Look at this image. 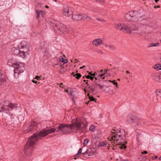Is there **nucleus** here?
<instances>
[{"mask_svg":"<svg viewBox=\"0 0 161 161\" xmlns=\"http://www.w3.org/2000/svg\"><path fill=\"white\" fill-rule=\"evenodd\" d=\"M87 127L86 124L81 123L76 121L71 124H61L58 126L54 128L43 129L39 132H37L28 138L27 143L25 146L24 154L31 155V153L33 149V146L38 141L39 139L46 136L49 134L56 131L60 135H67L72 132L77 133L83 132Z\"/></svg>","mask_w":161,"mask_h":161,"instance_id":"obj_1","label":"nucleus"},{"mask_svg":"<svg viewBox=\"0 0 161 161\" xmlns=\"http://www.w3.org/2000/svg\"><path fill=\"white\" fill-rule=\"evenodd\" d=\"M142 16V14L138 11L129 12L125 15V17L126 20L135 23L139 21Z\"/></svg>","mask_w":161,"mask_h":161,"instance_id":"obj_2","label":"nucleus"},{"mask_svg":"<svg viewBox=\"0 0 161 161\" xmlns=\"http://www.w3.org/2000/svg\"><path fill=\"white\" fill-rule=\"evenodd\" d=\"M17 107V104L10 103L7 101L2 102L0 103V112H7L14 108Z\"/></svg>","mask_w":161,"mask_h":161,"instance_id":"obj_3","label":"nucleus"},{"mask_svg":"<svg viewBox=\"0 0 161 161\" xmlns=\"http://www.w3.org/2000/svg\"><path fill=\"white\" fill-rule=\"evenodd\" d=\"M53 25L54 29L58 33L61 32L64 33L67 31V29L65 26L59 22L56 21Z\"/></svg>","mask_w":161,"mask_h":161,"instance_id":"obj_4","label":"nucleus"},{"mask_svg":"<svg viewBox=\"0 0 161 161\" xmlns=\"http://www.w3.org/2000/svg\"><path fill=\"white\" fill-rule=\"evenodd\" d=\"M14 74L17 73L19 74L23 72L25 69L24 64L21 62H17L15 66H14Z\"/></svg>","mask_w":161,"mask_h":161,"instance_id":"obj_5","label":"nucleus"},{"mask_svg":"<svg viewBox=\"0 0 161 161\" xmlns=\"http://www.w3.org/2000/svg\"><path fill=\"white\" fill-rule=\"evenodd\" d=\"M39 125V124H37L35 122H31L29 125L26 127L24 132L25 133H26L33 130H36Z\"/></svg>","mask_w":161,"mask_h":161,"instance_id":"obj_6","label":"nucleus"},{"mask_svg":"<svg viewBox=\"0 0 161 161\" xmlns=\"http://www.w3.org/2000/svg\"><path fill=\"white\" fill-rule=\"evenodd\" d=\"M126 120L129 123H134L137 124L139 121V119L136 115L130 114L127 117Z\"/></svg>","mask_w":161,"mask_h":161,"instance_id":"obj_7","label":"nucleus"},{"mask_svg":"<svg viewBox=\"0 0 161 161\" xmlns=\"http://www.w3.org/2000/svg\"><path fill=\"white\" fill-rule=\"evenodd\" d=\"M21 48L20 49L21 51L25 53L26 54H28L29 51V43L23 41L21 43Z\"/></svg>","mask_w":161,"mask_h":161,"instance_id":"obj_8","label":"nucleus"},{"mask_svg":"<svg viewBox=\"0 0 161 161\" xmlns=\"http://www.w3.org/2000/svg\"><path fill=\"white\" fill-rule=\"evenodd\" d=\"M83 15L80 14H72V19L75 21H78L83 20Z\"/></svg>","mask_w":161,"mask_h":161,"instance_id":"obj_9","label":"nucleus"},{"mask_svg":"<svg viewBox=\"0 0 161 161\" xmlns=\"http://www.w3.org/2000/svg\"><path fill=\"white\" fill-rule=\"evenodd\" d=\"M125 137V133L123 135H119L118 133L117 135H115L111 137V140H115L116 139L117 141H118L119 139L121 140L124 139Z\"/></svg>","mask_w":161,"mask_h":161,"instance_id":"obj_10","label":"nucleus"},{"mask_svg":"<svg viewBox=\"0 0 161 161\" xmlns=\"http://www.w3.org/2000/svg\"><path fill=\"white\" fill-rule=\"evenodd\" d=\"M62 13L66 17H69L70 15H72L73 14L72 12L69 10V7H67L64 9Z\"/></svg>","mask_w":161,"mask_h":161,"instance_id":"obj_11","label":"nucleus"},{"mask_svg":"<svg viewBox=\"0 0 161 161\" xmlns=\"http://www.w3.org/2000/svg\"><path fill=\"white\" fill-rule=\"evenodd\" d=\"M130 24L127 25H124L122 31L127 33H131V29H130Z\"/></svg>","mask_w":161,"mask_h":161,"instance_id":"obj_12","label":"nucleus"},{"mask_svg":"<svg viewBox=\"0 0 161 161\" xmlns=\"http://www.w3.org/2000/svg\"><path fill=\"white\" fill-rule=\"evenodd\" d=\"M86 153L88 154V156H92L95 154L96 149L93 147H90L86 151Z\"/></svg>","mask_w":161,"mask_h":161,"instance_id":"obj_13","label":"nucleus"},{"mask_svg":"<svg viewBox=\"0 0 161 161\" xmlns=\"http://www.w3.org/2000/svg\"><path fill=\"white\" fill-rule=\"evenodd\" d=\"M152 76L154 80L160 82L161 73L160 74L154 73L153 74Z\"/></svg>","mask_w":161,"mask_h":161,"instance_id":"obj_14","label":"nucleus"},{"mask_svg":"<svg viewBox=\"0 0 161 161\" xmlns=\"http://www.w3.org/2000/svg\"><path fill=\"white\" fill-rule=\"evenodd\" d=\"M102 41L100 38L94 39L92 42L93 45L95 47L101 45L102 43Z\"/></svg>","mask_w":161,"mask_h":161,"instance_id":"obj_15","label":"nucleus"},{"mask_svg":"<svg viewBox=\"0 0 161 161\" xmlns=\"http://www.w3.org/2000/svg\"><path fill=\"white\" fill-rule=\"evenodd\" d=\"M13 53L15 55L19 56V52L21 51L20 49L19 50L18 48H13L12 49Z\"/></svg>","mask_w":161,"mask_h":161,"instance_id":"obj_16","label":"nucleus"},{"mask_svg":"<svg viewBox=\"0 0 161 161\" xmlns=\"http://www.w3.org/2000/svg\"><path fill=\"white\" fill-rule=\"evenodd\" d=\"M17 62H16L13 59H11L9 60L8 64L10 66H11L14 67L15 66Z\"/></svg>","mask_w":161,"mask_h":161,"instance_id":"obj_17","label":"nucleus"},{"mask_svg":"<svg viewBox=\"0 0 161 161\" xmlns=\"http://www.w3.org/2000/svg\"><path fill=\"white\" fill-rule=\"evenodd\" d=\"M65 91L69 94V95H70V96L71 98L72 101H74V103H75V99H76L77 97L75 96L74 94H73V92L70 91V92H69L68 90H66Z\"/></svg>","mask_w":161,"mask_h":161,"instance_id":"obj_18","label":"nucleus"},{"mask_svg":"<svg viewBox=\"0 0 161 161\" xmlns=\"http://www.w3.org/2000/svg\"><path fill=\"white\" fill-rule=\"evenodd\" d=\"M124 24L119 23L118 24L115 25V27L116 29L122 31L123 30V27L124 26Z\"/></svg>","mask_w":161,"mask_h":161,"instance_id":"obj_19","label":"nucleus"},{"mask_svg":"<svg viewBox=\"0 0 161 161\" xmlns=\"http://www.w3.org/2000/svg\"><path fill=\"white\" fill-rule=\"evenodd\" d=\"M85 88L88 90V91L91 93H93L95 90V88H92V86H86Z\"/></svg>","mask_w":161,"mask_h":161,"instance_id":"obj_20","label":"nucleus"},{"mask_svg":"<svg viewBox=\"0 0 161 161\" xmlns=\"http://www.w3.org/2000/svg\"><path fill=\"white\" fill-rule=\"evenodd\" d=\"M154 68L157 70H158L161 69V64H155L154 66Z\"/></svg>","mask_w":161,"mask_h":161,"instance_id":"obj_21","label":"nucleus"},{"mask_svg":"<svg viewBox=\"0 0 161 161\" xmlns=\"http://www.w3.org/2000/svg\"><path fill=\"white\" fill-rule=\"evenodd\" d=\"M107 144V143L106 142H101L99 143L98 144V146H101V147H105L106 146Z\"/></svg>","mask_w":161,"mask_h":161,"instance_id":"obj_22","label":"nucleus"},{"mask_svg":"<svg viewBox=\"0 0 161 161\" xmlns=\"http://www.w3.org/2000/svg\"><path fill=\"white\" fill-rule=\"evenodd\" d=\"M130 29H131V31H134L138 30V28L135 25L130 24Z\"/></svg>","mask_w":161,"mask_h":161,"instance_id":"obj_23","label":"nucleus"},{"mask_svg":"<svg viewBox=\"0 0 161 161\" xmlns=\"http://www.w3.org/2000/svg\"><path fill=\"white\" fill-rule=\"evenodd\" d=\"M118 133H119V135H123L124 133H125V130L123 129H120L118 131H117L116 132L115 135H117Z\"/></svg>","mask_w":161,"mask_h":161,"instance_id":"obj_24","label":"nucleus"},{"mask_svg":"<svg viewBox=\"0 0 161 161\" xmlns=\"http://www.w3.org/2000/svg\"><path fill=\"white\" fill-rule=\"evenodd\" d=\"M91 19L92 18L91 17L88 16L85 14H83V20H86L87 21H89L91 20Z\"/></svg>","mask_w":161,"mask_h":161,"instance_id":"obj_25","label":"nucleus"},{"mask_svg":"<svg viewBox=\"0 0 161 161\" xmlns=\"http://www.w3.org/2000/svg\"><path fill=\"white\" fill-rule=\"evenodd\" d=\"M36 18L38 19L39 18L40 15V13L42 12V11L38 10H36Z\"/></svg>","mask_w":161,"mask_h":161,"instance_id":"obj_26","label":"nucleus"},{"mask_svg":"<svg viewBox=\"0 0 161 161\" xmlns=\"http://www.w3.org/2000/svg\"><path fill=\"white\" fill-rule=\"evenodd\" d=\"M19 56L22 58H24L25 57L26 55H27L26 53H23V52H22L21 51H20L19 52Z\"/></svg>","mask_w":161,"mask_h":161,"instance_id":"obj_27","label":"nucleus"},{"mask_svg":"<svg viewBox=\"0 0 161 161\" xmlns=\"http://www.w3.org/2000/svg\"><path fill=\"white\" fill-rule=\"evenodd\" d=\"M75 76V78L77 79H79L81 76V75L80 73H76V74H74L73 75V76Z\"/></svg>","mask_w":161,"mask_h":161,"instance_id":"obj_28","label":"nucleus"},{"mask_svg":"<svg viewBox=\"0 0 161 161\" xmlns=\"http://www.w3.org/2000/svg\"><path fill=\"white\" fill-rule=\"evenodd\" d=\"M125 143H127V141L126 142L125 141L124 143V144H122L121 146L119 147H120L121 149H123V148L124 149L126 148V146L125 145Z\"/></svg>","mask_w":161,"mask_h":161,"instance_id":"obj_29","label":"nucleus"},{"mask_svg":"<svg viewBox=\"0 0 161 161\" xmlns=\"http://www.w3.org/2000/svg\"><path fill=\"white\" fill-rule=\"evenodd\" d=\"M95 129V127L93 125H91L89 128V130L92 131H94Z\"/></svg>","mask_w":161,"mask_h":161,"instance_id":"obj_30","label":"nucleus"},{"mask_svg":"<svg viewBox=\"0 0 161 161\" xmlns=\"http://www.w3.org/2000/svg\"><path fill=\"white\" fill-rule=\"evenodd\" d=\"M156 94L157 96L161 97V91L159 90L156 91Z\"/></svg>","mask_w":161,"mask_h":161,"instance_id":"obj_31","label":"nucleus"},{"mask_svg":"<svg viewBox=\"0 0 161 161\" xmlns=\"http://www.w3.org/2000/svg\"><path fill=\"white\" fill-rule=\"evenodd\" d=\"M3 80L4 79L3 78L2 75L1 74V72L0 71V86L2 85V82Z\"/></svg>","mask_w":161,"mask_h":161,"instance_id":"obj_32","label":"nucleus"},{"mask_svg":"<svg viewBox=\"0 0 161 161\" xmlns=\"http://www.w3.org/2000/svg\"><path fill=\"white\" fill-rule=\"evenodd\" d=\"M96 86H98L100 89H101L104 86V85L103 84H97Z\"/></svg>","mask_w":161,"mask_h":161,"instance_id":"obj_33","label":"nucleus"},{"mask_svg":"<svg viewBox=\"0 0 161 161\" xmlns=\"http://www.w3.org/2000/svg\"><path fill=\"white\" fill-rule=\"evenodd\" d=\"M85 77L87 79H90L92 80H93L94 79V77L93 76H92L90 75H85Z\"/></svg>","mask_w":161,"mask_h":161,"instance_id":"obj_34","label":"nucleus"},{"mask_svg":"<svg viewBox=\"0 0 161 161\" xmlns=\"http://www.w3.org/2000/svg\"><path fill=\"white\" fill-rule=\"evenodd\" d=\"M89 142L88 140L87 139H85L84 141L83 144L84 146L86 145Z\"/></svg>","mask_w":161,"mask_h":161,"instance_id":"obj_35","label":"nucleus"},{"mask_svg":"<svg viewBox=\"0 0 161 161\" xmlns=\"http://www.w3.org/2000/svg\"><path fill=\"white\" fill-rule=\"evenodd\" d=\"M97 52L100 55H102L103 54V52L100 49H98L97 50Z\"/></svg>","mask_w":161,"mask_h":161,"instance_id":"obj_36","label":"nucleus"},{"mask_svg":"<svg viewBox=\"0 0 161 161\" xmlns=\"http://www.w3.org/2000/svg\"><path fill=\"white\" fill-rule=\"evenodd\" d=\"M89 99H90V100L89 101V102H90V101H95V99H95L92 96H89Z\"/></svg>","mask_w":161,"mask_h":161,"instance_id":"obj_37","label":"nucleus"},{"mask_svg":"<svg viewBox=\"0 0 161 161\" xmlns=\"http://www.w3.org/2000/svg\"><path fill=\"white\" fill-rule=\"evenodd\" d=\"M97 20L100 21L102 22H105L106 21L105 19H103L97 18Z\"/></svg>","mask_w":161,"mask_h":161,"instance_id":"obj_38","label":"nucleus"},{"mask_svg":"<svg viewBox=\"0 0 161 161\" xmlns=\"http://www.w3.org/2000/svg\"><path fill=\"white\" fill-rule=\"evenodd\" d=\"M153 47H156V46H158L159 45V43L158 42H157L156 43H153Z\"/></svg>","mask_w":161,"mask_h":161,"instance_id":"obj_39","label":"nucleus"},{"mask_svg":"<svg viewBox=\"0 0 161 161\" xmlns=\"http://www.w3.org/2000/svg\"><path fill=\"white\" fill-rule=\"evenodd\" d=\"M83 154H84V156L85 157V158H87L88 157V156H88V154L87 153H86V152H85V153H82Z\"/></svg>","mask_w":161,"mask_h":161,"instance_id":"obj_40","label":"nucleus"},{"mask_svg":"<svg viewBox=\"0 0 161 161\" xmlns=\"http://www.w3.org/2000/svg\"><path fill=\"white\" fill-rule=\"evenodd\" d=\"M60 61L64 63V59L62 57V56H60V57L59 59Z\"/></svg>","mask_w":161,"mask_h":161,"instance_id":"obj_41","label":"nucleus"},{"mask_svg":"<svg viewBox=\"0 0 161 161\" xmlns=\"http://www.w3.org/2000/svg\"><path fill=\"white\" fill-rule=\"evenodd\" d=\"M94 82L95 83V85H97V84H100V81L99 80H98L97 81H94Z\"/></svg>","mask_w":161,"mask_h":161,"instance_id":"obj_42","label":"nucleus"},{"mask_svg":"<svg viewBox=\"0 0 161 161\" xmlns=\"http://www.w3.org/2000/svg\"><path fill=\"white\" fill-rule=\"evenodd\" d=\"M91 72H89V74L90 75H91V76H92L93 77L95 76V74H96L95 72L93 74Z\"/></svg>","mask_w":161,"mask_h":161,"instance_id":"obj_43","label":"nucleus"},{"mask_svg":"<svg viewBox=\"0 0 161 161\" xmlns=\"http://www.w3.org/2000/svg\"><path fill=\"white\" fill-rule=\"evenodd\" d=\"M82 149L80 148L79 149V150L78 151V154H81V152H82Z\"/></svg>","mask_w":161,"mask_h":161,"instance_id":"obj_44","label":"nucleus"},{"mask_svg":"<svg viewBox=\"0 0 161 161\" xmlns=\"http://www.w3.org/2000/svg\"><path fill=\"white\" fill-rule=\"evenodd\" d=\"M105 47H111V48L113 47V46H112V45L109 46V45H105Z\"/></svg>","mask_w":161,"mask_h":161,"instance_id":"obj_45","label":"nucleus"},{"mask_svg":"<svg viewBox=\"0 0 161 161\" xmlns=\"http://www.w3.org/2000/svg\"><path fill=\"white\" fill-rule=\"evenodd\" d=\"M105 74V73H104L103 74H102L101 75H99L98 76H99V78H101V77H103L104 75Z\"/></svg>","mask_w":161,"mask_h":161,"instance_id":"obj_46","label":"nucleus"},{"mask_svg":"<svg viewBox=\"0 0 161 161\" xmlns=\"http://www.w3.org/2000/svg\"><path fill=\"white\" fill-rule=\"evenodd\" d=\"M68 60L67 59H64V64H66L68 63Z\"/></svg>","mask_w":161,"mask_h":161,"instance_id":"obj_47","label":"nucleus"},{"mask_svg":"<svg viewBox=\"0 0 161 161\" xmlns=\"http://www.w3.org/2000/svg\"><path fill=\"white\" fill-rule=\"evenodd\" d=\"M115 130L114 129H113L112 130H111V132L112 134H115Z\"/></svg>","mask_w":161,"mask_h":161,"instance_id":"obj_48","label":"nucleus"},{"mask_svg":"<svg viewBox=\"0 0 161 161\" xmlns=\"http://www.w3.org/2000/svg\"><path fill=\"white\" fill-rule=\"evenodd\" d=\"M96 85H95V84L93 85L92 86V88H95V90L96 89L97 87H96Z\"/></svg>","mask_w":161,"mask_h":161,"instance_id":"obj_49","label":"nucleus"},{"mask_svg":"<svg viewBox=\"0 0 161 161\" xmlns=\"http://www.w3.org/2000/svg\"><path fill=\"white\" fill-rule=\"evenodd\" d=\"M147 152L146 151H144L143 152H142V154H147Z\"/></svg>","mask_w":161,"mask_h":161,"instance_id":"obj_50","label":"nucleus"},{"mask_svg":"<svg viewBox=\"0 0 161 161\" xmlns=\"http://www.w3.org/2000/svg\"><path fill=\"white\" fill-rule=\"evenodd\" d=\"M110 82H112V83H113V84H114V82H115V80H108Z\"/></svg>","mask_w":161,"mask_h":161,"instance_id":"obj_51","label":"nucleus"},{"mask_svg":"<svg viewBox=\"0 0 161 161\" xmlns=\"http://www.w3.org/2000/svg\"><path fill=\"white\" fill-rule=\"evenodd\" d=\"M150 158L147 159L146 158L145 160V161H150Z\"/></svg>","mask_w":161,"mask_h":161,"instance_id":"obj_52","label":"nucleus"},{"mask_svg":"<svg viewBox=\"0 0 161 161\" xmlns=\"http://www.w3.org/2000/svg\"><path fill=\"white\" fill-rule=\"evenodd\" d=\"M158 156H155L153 158V159H157L158 158Z\"/></svg>","mask_w":161,"mask_h":161,"instance_id":"obj_53","label":"nucleus"},{"mask_svg":"<svg viewBox=\"0 0 161 161\" xmlns=\"http://www.w3.org/2000/svg\"><path fill=\"white\" fill-rule=\"evenodd\" d=\"M32 82H33V83H36V84L37 83V81H35V80H32Z\"/></svg>","mask_w":161,"mask_h":161,"instance_id":"obj_54","label":"nucleus"},{"mask_svg":"<svg viewBox=\"0 0 161 161\" xmlns=\"http://www.w3.org/2000/svg\"><path fill=\"white\" fill-rule=\"evenodd\" d=\"M153 43H151L149 44V47H153Z\"/></svg>","mask_w":161,"mask_h":161,"instance_id":"obj_55","label":"nucleus"},{"mask_svg":"<svg viewBox=\"0 0 161 161\" xmlns=\"http://www.w3.org/2000/svg\"><path fill=\"white\" fill-rule=\"evenodd\" d=\"M114 85L116 86H118L117 83L115 82H114Z\"/></svg>","mask_w":161,"mask_h":161,"instance_id":"obj_56","label":"nucleus"},{"mask_svg":"<svg viewBox=\"0 0 161 161\" xmlns=\"http://www.w3.org/2000/svg\"><path fill=\"white\" fill-rule=\"evenodd\" d=\"M159 7H160V6H156V5H155L154 6V8H159Z\"/></svg>","mask_w":161,"mask_h":161,"instance_id":"obj_57","label":"nucleus"},{"mask_svg":"<svg viewBox=\"0 0 161 161\" xmlns=\"http://www.w3.org/2000/svg\"><path fill=\"white\" fill-rule=\"evenodd\" d=\"M79 154H78V153H77L74 156L75 157H78L79 156Z\"/></svg>","mask_w":161,"mask_h":161,"instance_id":"obj_58","label":"nucleus"},{"mask_svg":"<svg viewBox=\"0 0 161 161\" xmlns=\"http://www.w3.org/2000/svg\"><path fill=\"white\" fill-rule=\"evenodd\" d=\"M78 61V60L76 59H75V63H77Z\"/></svg>","mask_w":161,"mask_h":161,"instance_id":"obj_59","label":"nucleus"},{"mask_svg":"<svg viewBox=\"0 0 161 161\" xmlns=\"http://www.w3.org/2000/svg\"><path fill=\"white\" fill-rule=\"evenodd\" d=\"M40 77L39 76H36V78L38 80L39 79H40Z\"/></svg>","mask_w":161,"mask_h":161,"instance_id":"obj_60","label":"nucleus"},{"mask_svg":"<svg viewBox=\"0 0 161 161\" xmlns=\"http://www.w3.org/2000/svg\"><path fill=\"white\" fill-rule=\"evenodd\" d=\"M108 71V69H105L104 70V73H105V74H106L107 72Z\"/></svg>","mask_w":161,"mask_h":161,"instance_id":"obj_61","label":"nucleus"},{"mask_svg":"<svg viewBox=\"0 0 161 161\" xmlns=\"http://www.w3.org/2000/svg\"><path fill=\"white\" fill-rule=\"evenodd\" d=\"M86 86H89V85L88 84V83L87 82H86Z\"/></svg>","mask_w":161,"mask_h":161,"instance_id":"obj_62","label":"nucleus"},{"mask_svg":"<svg viewBox=\"0 0 161 161\" xmlns=\"http://www.w3.org/2000/svg\"><path fill=\"white\" fill-rule=\"evenodd\" d=\"M84 67H85V66L84 65L82 67H80V69H82Z\"/></svg>","mask_w":161,"mask_h":161,"instance_id":"obj_63","label":"nucleus"},{"mask_svg":"<svg viewBox=\"0 0 161 161\" xmlns=\"http://www.w3.org/2000/svg\"><path fill=\"white\" fill-rule=\"evenodd\" d=\"M117 69V70H118L119 69V67H118V68L115 67V68H113V69Z\"/></svg>","mask_w":161,"mask_h":161,"instance_id":"obj_64","label":"nucleus"}]
</instances>
